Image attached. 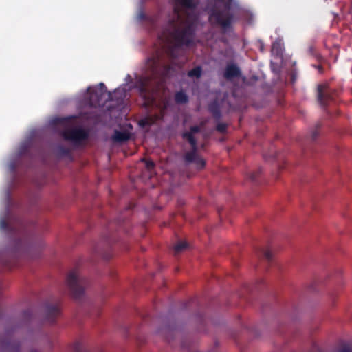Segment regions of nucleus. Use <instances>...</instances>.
<instances>
[{"label": "nucleus", "instance_id": "1", "mask_svg": "<svg viewBox=\"0 0 352 352\" xmlns=\"http://www.w3.org/2000/svg\"><path fill=\"white\" fill-rule=\"evenodd\" d=\"M198 3V0H175L174 16L169 21L168 28L163 33L170 45L168 48V55L173 59L177 58L179 49L193 43L195 36L193 22L196 20V16L186 10L182 11L179 6L194 10Z\"/></svg>", "mask_w": 352, "mask_h": 352}, {"label": "nucleus", "instance_id": "2", "mask_svg": "<svg viewBox=\"0 0 352 352\" xmlns=\"http://www.w3.org/2000/svg\"><path fill=\"white\" fill-rule=\"evenodd\" d=\"M120 91L116 89L113 94L107 91V87L103 82H100L97 87H89L87 89L85 100L90 107L103 106L106 102L114 100Z\"/></svg>", "mask_w": 352, "mask_h": 352}, {"label": "nucleus", "instance_id": "3", "mask_svg": "<svg viewBox=\"0 0 352 352\" xmlns=\"http://www.w3.org/2000/svg\"><path fill=\"white\" fill-rule=\"evenodd\" d=\"M87 284V279L80 276L76 270L69 272L66 278V285L74 299L79 300L82 297Z\"/></svg>", "mask_w": 352, "mask_h": 352}, {"label": "nucleus", "instance_id": "4", "mask_svg": "<svg viewBox=\"0 0 352 352\" xmlns=\"http://www.w3.org/2000/svg\"><path fill=\"white\" fill-rule=\"evenodd\" d=\"M63 138L66 140H71L78 144L89 138V133L82 128L66 129L62 132Z\"/></svg>", "mask_w": 352, "mask_h": 352}, {"label": "nucleus", "instance_id": "5", "mask_svg": "<svg viewBox=\"0 0 352 352\" xmlns=\"http://www.w3.org/2000/svg\"><path fill=\"white\" fill-rule=\"evenodd\" d=\"M0 230L10 234H16V225L9 212H7L6 217L0 219Z\"/></svg>", "mask_w": 352, "mask_h": 352}, {"label": "nucleus", "instance_id": "6", "mask_svg": "<svg viewBox=\"0 0 352 352\" xmlns=\"http://www.w3.org/2000/svg\"><path fill=\"white\" fill-rule=\"evenodd\" d=\"M60 314V302L55 303H47L45 305V320L54 323L57 317Z\"/></svg>", "mask_w": 352, "mask_h": 352}, {"label": "nucleus", "instance_id": "7", "mask_svg": "<svg viewBox=\"0 0 352 352\" xmlns=\"http://www.w3.org/2000/svg\"><path fill=\"white\" fill-rule=\"evenodd\" d=\"M189 137V144L191 146V151L185 153L184 155V160L186 163H192L198 157L197 154V142L195 141L192 138L190 135Z\"/></svg>", "mask_w": 352, "mask_h": 352}, {"label": "nucleus", "instance_id": "8", "mask_svg": "<svg viewBox=\"0 0 352 352\" xmlns=\"http://www.w3.org/2000/svg\"><path fill=\"white\" fill-rule=\"evenodd\" d=\"M239 75L240 69L235 64L229 63L226 65L223 74V76L226 80H230L234 78L238 77Z\"/></svg>", "mask_w": 352, "mask_h": 352}, {"label": "nucleus", "instance_id": "9", "mask_svg": "<svg viewBox=\"0 0 352 352\" xmlns=\"http://www.w3.org/2000/svg\"><path fill=\"white\" fill-rule=\"evenodd\" d=\"M318 100L322 104H325L326 102L329 100V91L327 85H318Z\"/></svg>", "mask_w": 352, "mask_h": 352}, {"label": "nucleus", "instance_id": "10", "mask_svg": "<svg viewBox=\"0 0 352 352\" xmlns=\"http://www.w3.org/2000/svg\"><path fill=\"white\" fill-rule=\"evenodd\" d=\"M208 111L212 115L216 120H219L221 118V111L219 104L217 100H214L208 105Z\"/></svg>", "mask_w": 352, "mask_h": 352}, {"label": "nucleus", "instance_id": "11", "mask_svg": "<svg viewBox=\"0 0 352 352\" xmlns=\"http://www.w3.org/2000/svg\"><path fill=\"white\" fill-rule=\"evenodd\" d=\"M130 139V133L127 131H120L116 130L112 140L115 142L122 143L128 141Z\"/></svg>", "mask_w": 352, "mask_h": 352}, {"label": "nucleus", "instance_id": "12", "mask_svg": "<svg viewBox=\"0 0 352 352\" xmlns=\"http://www.w3.org/2000/svg\"><path fill=\"white\" fill-rule=\"evenodd\" d=\"M157 120V116H148L142 119L138 122V124L140 127L144 128L153 126Z\"/></svg>", "mask_w": 352, "mask_h": 352}, {"label": "nucleus", "instance_id": "13", "mask_svg": "<svg viewBox=\"0 0 352 352\" xmlns=\"http://www.w3.org/2000/svg\"><path fill=\"white\" fill-rule=\"evenodd\" d=\"M175 101L177 104H184L188 102V96L183 91H177L175 95Z\"/></svg>", "mask_w": 352, "mask_h": 352}, {"label": "nucleus", "instance_id": "14", "mask_svg": "<svg viewBox=\"0 0 352 352\" xmlns=\"http://www.w3.org/2000/svg\"><path fill=\"white\" fill-rule=\"evenodd\" d=\"M201 131V127L199 126H192L190 128V131L185 132L182 134V138L186 139L189 142V136H191L195 141H197L194 137V134L198 133Z\"/></svg>", "mask_w": 352, "mask_h": 352}, {"label": "nucleus", "instance_id": "15", "mask_svg": "<svg viewBox=\"0 0 352 352\" xmlns=\"http://www.w3.org/2000/svg\"><path fill=\"white\" fill-rule=\"evenodd\" d=\"M259 253L267 261H271L274 257V253L269 248H262L259 250Z\"/></svg>", "mask_w": 352, "mask_h": 352}, {"label": "nucleus", "instance_id": "16", "mask_svg": "<svg viewBox=\"0 0 352 352\" xmlns=\"http://www.w3.org/2000/svg\"><path fill=\"white\" fill-rule=\"evenodd\" d=\"M139 91L140 94L144 97L146 98V95L148 93V88L147 86V82L146 80H140L139 85Z\"/></svg>", "mask_w": 352, "mask_h": 352}, {"label": "nucleus", "instance_id": "17", "mask_svg": "<svg viewBox=\"0 0 352 352\" xmlns=\"http://www.w3.org/2000/svg\"><path fill=\"white\" fill-rule=\"evenodd\" d=\"M188 243L185 241L178 242L173 248L175 254H179L184 250L187 249Z\"/></svg>", "mask_w": 352, "mask_h": 352}, {"label": "nucleus", "instance_id": "18", "mask_svg": "<svg viewBox=\"0 0 352 352\" xmlns=\"http://www.w3.org/2000/svg\"><path fill=\"white\" fill-rule=\"evenodd\" d=\"M282 43L280 40L274 41L272 46V52L273 54H279L282 52Z\"/></svg>", "mask_w": 352, "mask_h": 352}, {"label": "nucleus", "instance_id": "19", "mask_svg": "<svg viewBox=\"0 0 352 352\" xmlns=\"http://www.w3.org/2000/svg\"><path fill=\"white\" fill-rule=\"evenodd\" d=\"M202 69L200 66L195 67L192 69L190 70L188 72V76L189 77H196V78H200L201 76Z\"/></svg>", "mask_w": 352, "mask_h": 352}, {"label": "nucleus", "instance_id": "20", "mask_svg": "<svg viewBox=\"0 0 352 352\" xmlns=\"http://www.w3.org/2000/svg\"><path fill=\"white\" fill-rule=\"evenodd\" d=\"M74 352H87L85 346L81 342H76L73 346Z\"/></svg>", "mask_w": 352, "mask_h": 352}, {"label": "nucleus", "instance_id": "21", "mask_svg": "<svg viewBox=\"0 0 352 352\" xmlns=\"http://www.w3.org/2000/svg\"><path fill=\"white\" fill-rule=\"evenodd\" d=\"M197 168L198 169H202L205 167V165H206V162L204 160H203L202 158H201L199 155L198 157L196 158V160L194 161V162Z\"/></svg>", "mask_w": 352, "mask_h": 352}, {"label": "nucleus", "instance_id": "22", "mask_svg": "<svg viewBox=\"0 0 352 352\" xmlns=\"http://www.w3.org/2000/svg\"><path fill=\"white\" fill-rule=\"evenodd\" d=\"M7 349L10 352H19L20 345L19 343L9 344L7 346Z\"/></svg>", "mask_w": 352, "mask_h": 352}, {"label": "nucleus", "instance_id": "23", "mask_svg": "<svg viewBox=\"0 0 352 352\" xmlns=\"http://www.w3.org/2000/svg\"><path fill=\"white\" fill-rule=\"evenodd\" d=\"M228 125L225 123H218L216 126V130L221 133H225L227 131Z\"/></svg>", "mask_w": 352, "mask_h": 352}, {"label": "nucleus", "instance_id": "24", "mask_svg": "<svg viewBox=\"0 0 352 352\" xmlns=\"http://www.w3.org/2000/svg\"><path fill=\"white\" fill-rule=\"evenodd\" d=\"M245 20L250 24L253 20V15L249 11H243V21Z\"/></svg>", "mask_w": 352, "mask_h": 352}, {"label": "nucleus", "instance_id": "25", "mask_svg": "<svg viewBox=\"0 0 352 352\" xmlns=\"http://www.w3.org/2000/svg\"><path fill=\"white\" fill-rule=\"evenodd\" d=\"M58 151L63 155H68L70 153V150L63 146H59Z\"/></svg>", "mask_w": 352, "mask_h": 352}, {"label": "nucleus", "instance_id": "26", "mask_svg": "<svg viewBox=\"0 0 352 352\" xmlns=\"http://www.w3.org/2000/svg\"><path fill=\"white\" fill-rule=\"evenodd\" d=\"M146 167L148 170H151L155 167V163L153 161L151 160H146L145 161Z\"/></svg>", "mask_w": 352, "mask_h": 352}, {"label": "nucleus", "instance_id": "27", "mask_svg": "<svg viewBox=\"0 0 352 352\" xmlns=\"http://www.w3.org/2000/svg\"><path fill=\"white\" fill-rule=\"evenodd\" d=\"M339 352H352V349L348 345H343L339 350Z\"/></svg>", "mask_w": 352, "mask_h": 352}, {"label": "nucleus", "instance_id": "28", "mask_svg": "<svg viewBox=\"0 0 352 352\" xmlns=\"http://www.w3.org/2000/svg\"><path fill=\"white\" fill-rule=\"evenodd\" d=\"M32 316V311L30 309H28L23 311V317L25 319H29Z\"/></svg>", "mask_w": 352, "mask_h": 352}, {"label": "nucleus", "instance_id": "29", "mask_svg": "<svg viewBox=\"0 0 352 352\" xmlns=\"http://www.w3.org/2000/svg\"><path fill=\"white\" fill-rule=\"evenodd\" d=\"M172 66L170 65H165L164 67V73L166 75L168 74V72L172 69Z\"/></svg>", "mask_w": 352, "mask_h": 352}, {"label": "nucleus", "instance_id": "30", "mask_svg": "<svg viewBox=\"0 0 352 352\" xmlns=\"http://www.w3.org/2000/svg\"><path fill=\"white\" fill-rule=\"evenodd\" d=\"M139 18L142 20L146 18V16L143 12H142L139 14Z\"/></svg>", "mask_w": 352, "mask_h": 352}, {"label": "nucleus", "instance_id": "31", "mask_svg": "<svg viewBox=\"0 0 352 352\" xmlns=\"http://www.w3.org/2000/svg\"><path fill=\"white\" fill-rule=\"evenodd\" d=\"M250 177L251 179L254 180L255 179L254 173L250 174Z\"/></svg>", "mask_w": 352, "mask_h": 352}, {"label": "nucleus", "instance_id": "32", "mask_svg": "<svg viewBox=\"0 0 352 352\" xmlns=\"http://www.w3.org/2000/svg\"><path fill=\"white\" fill-rule=\"evenodd\" d=\"M125 97V95L124 94H122V96L120 97L121 100H123V98Z\"/></svg>", "mask_w": 352, "mask_h": 352}, {"label": "nucleus", "instance_id": "33", "mask_svg": "<svg viewBox=\"0 0 352 352\" xmlns=\"http://www.w3.org/2000/svg\"><path fill=\"white\" fill-rule=\"evenodd\" d=\"M242 121V116L239 117V122H241Z\"/></svg>", "mask_w": 352, "mask_h": 352}, {"label": "nucleus", "instance_id": "34", "mask_svg": "<svg viewBox=\"0 0 352 352\" xmlns=\"http://www.w3.org/2000/svg\"><path fill=\"white\" fill-rule=\"evenodd\" d=\"M157 61H158V60H155V61H154V64H155V65H157Z\"/></svg>", "mask_w": 352, "mask_h": 352}, {"label": "nucleus", "instance_id": "35", "mask_svg": "<svg viewBox=\"0 0 352 352\" xmlns=\"http://www.w3.org/2000/svg\"><path fill=\"white\" fill-rule=\"evenodd\" d=\"M32 352H35V351H32Z\"/></svg>", "mask_w": 352, "mask_h": 352}]
</instances>
